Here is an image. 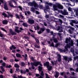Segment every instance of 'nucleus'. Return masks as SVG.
<instances>
[{
    "instance_id": "obj_59",
    "label": "nucleus",
    "mask_w": 78,
    "mask_h": 78,
    "mask_svg": "<svg viewBox=\"0 0 78 78\" xmlns=\"http://www.w3.org/2000/svg\"><path fill=\"white\" fill-rule=\"evenodd\" d=\"M38 34H41V33L42 32L40 30L39 31H38Z\"/></svg>"
},
{
    "instance_id": "obj_63",
    "label": "nucleus",
    "mask_w": 78,
    "mask_h": 78,
    "mask_svg": "<svg viewBox=\"0 0 78 78\" xmlns=\"http://www.w3.org/2000/svg\"><path fill=\"white\" fill-rule=\"evenodd\" d=\"M3 59L4 60V61H6L7 58L5 57H4L3 58Z\"/></svg>"
},
{
    "instance_id": "obj_18",
    "label": "nucleus",
    "mask_w": 78,
    "mask_h": 78,
    "mask_svg": "<svg viewBox=\"0 0 78 78\" xmlns=\"http://www.w3.org/2000/svg\"><path fill=\"white\" fill-rule=\"evenodd\" d=\"M70 42V39H68V38H66L65 41V43L68 44V42Z\"/></svg>"
},
{
    "instance_id": "obj_2",
    "label": "nucleus",
    "mask_w": 78,
    "mask_h": 78,
    "mask_svg": "<svg viewBox=\"0 0 78 78\" xmlns=\"http://www.w3.org/2000/svg\"><path fill=\"white\" fill-rule=\"evenodd\" d=\"M7 13L8 16L5 13H2V15L4 16V17H7V18H9L10 17H13V15L11 14V13L8 12H7Z\"/></svg>"
},
{
    "instance_id": "obj_60",
    "label": "nucleus",
    "mask_w": 78,
    "mask_h": 78,
    "mask_svg": "<svg viewBox=\"0 0 78 78\" xmlns=\"http://www.w3.org/2000/svg\"><path fill=\"white\" fill-rule=\"evenodd\" d=\"M26 73L27 72V73L29 72V69H26Z\"/></svg>"
},
{
    "instance_id": "obj_58",
    "label": "nucleus",
    "mask_w": 78,
    "mask_h": 78,
    "mask_svg": "<svg viewBox=\"0 0 78 78\" xmlns=\"http://www.w3.org/2000/svg\"><path fill=\"white\" fill-rule=\"evenodd\" d=\"M48 5L50 6H51L53 5V4H52L51 3H49Z\"/></svg>"
},
{
    "instance_id": "obj_14",
    "label": "nucleus",
    "mask_w": 78,
    "mask_h": 78,
    "mask_svg": "<svg viewBox=\"0 0 78 78\" xmlns=\"http://www.w3.org/2000/svg\"><path fill=\"white\" fill-rule=\"evenodd\" d=\"M50 65V63L48 62H46L45 63H44V66H46L47 67Z\"/></svg>"
},
{
    "instance_id": "obj_55",
    "label": "nucleus",
    "mask_w": 78,
    "mask_h": 78,
    "mask_svg": "<svg viewBox=\"0 0 78 78\" xmlns=\"http://www.w3.org/2000/svg\"><path fill=\"white\" fill-rule=\"evenodd\" d=\"M6 64L5 62H3L2 64V66H3V67H5V66Z\"/></svg>"
},
{
    "instance_id": "obj_1",
    "label": "nucleus",
    "mask_w": 78,
    "mask_h": 78,
    "mask_svg": "<svg viewBox=\"0 0 78 78\" xmlns=\"http://www.w3.org/2000/svg\"><path fill=\"white\" fill-rule=\"evenodd\" d=\"M28 5L30 6H32L30 8V11H32L33 12H34L35 11V9H37L39 8V5L35 2L33 1L32 2H29L28 3Z\"/></svg>"
},
{
    "instance_id": "obj_46",
    "label": "nucleus",
    "mask_w": 78,
    "mask_h": 78,
    "mask_svg": "<svg viewBox=\"0 0 78 78\" xmlns=\"http://www.w3.org/2000/svg\"><path fill=\"white\" fill-rule=\"evenodd\" d=\"M64 59L65 61H67V60L68 59V58L67 56H65L64 57Z\"/></svg>"
},
{
    "instance_id": "obj_24",
    "label": "nucleus",
    "mask_w": 78,
    "mask_h": 78,
    "mask_svg": "<svg viewBox=\"0 0 78 78\" xmlns=\"http://www.w3.org/2000/svg\"><path fill=\"white\" fill-rule=\"evenodd\" d=\"M16 56L17 58H20L21 57V55L20 53H17L16 54Z\"/></svg>"
},
{
    "instance_id": "obj_52",
    "label": "nucleus",
    "mask_w": 78,
    "mask_h": 78,
    "mask_svg": "<svg viewBox=\"0 0 78 78\" xmlns=\"http://www.w3.org/2000/svg\"><path fill=\"white\" fill-rule=\"evenodd\" d=\"M46 31H47V33H49L50 32V30L48 29H46Z\"/></svg>"
},
{
    "instance_id": "obj_19",
    "label": "nucleus",
    "mask_w": 78,
    "mask_h": 78,
    "mask_svg": "<svg viewBox=\"0 0 78 78\" xmlns=\"http://www.w3.org/2000/svg\"><path fill=\"white\" fill-rule=\"evenodd\" d=\"M70 47V45L69 44H67L66 45V46H65V49L66 50V51H68V48Z\"/></svg>"
},
{
    "instance_id": "obj_32",
    "label": "nucleus",
    "mask_w": 78,
    "mask_h": 78,
    "mask_svg": "<svg viewBox=\"0 0 78 78\" xmlns=\"http://www.w3.org/2000/svg\"><path fill=\"white\" fill-rule=\"evenodd\" d=\"M57 22H60L61 24L62 23V21L61 19H58Z\"/></svg>"
},
{
    "instance_id": "obj_29",
    "label": "nucleus",
    "mask_w": 78,
    "mask_h": 78,
    "mask_svg": "<svg viewBox=\"0 0 78 78\" xmlns=\"http://www.w3.org/2000/svg\"><path fill=\"white\" fill-rule=\"evenodd\" d=\"M25 63H24V62H21V66L22 67H23V66H25Z\"/></svg>"
},
{
    "instance_id": "obj_57",
    "label": "nucleus",
    "mask_w": 78,
    "mask_h": 78,
    "mask_svg": "<svg viewBox=\"0 0 78 78\" xmlns=\"http://www.w3.org/2000/svg\"><path fill=\"white\" fill-rule=\"evenodd\" d=\"M1 3H3V0H0V5L2 4Z\"/></svg>"
},
{
    "instance_id": "obj_44",
    "label": "nucleus",
    "mask_w": 78,
    "mask_h": 78,
    "mask_svg": "<svg viewBox=\"0 0 78 78\" xmlns=\"http://www.w3.org/2000/svg\"><path fill=\"white\" fill-rule=\"evenodd\" d=\"M11 2H13L15 3L16 5H17V2H16V0H11Z\"/></svg>"
},
{
    "instance_id": "obj_11",
    "label": "nucleus",
    "mask_w": 78,
    "mask_h": 78,
    "mask_svg": "<svg viewBox=\"0 0 78 78\" xmlns=\"http://www.w3.org/2000/svg\"><path fill=\"white\" fill-rule=\"evenodd\" d=\"M57 6L58 7V9H63V6L61 5L60 4H58L57 5Z\"/></svg>"
},
{
    "instance_id": "obj_10",
    "label": "nucleus",
    "mask_w": 78,
    "mask_h": 78,
    "mask_svg": "<svg viewBox=\"0 0 78 78\" xmlns=\"http://www.w3.org/2000/svg\"><path fill=\"white\" fill-rule=\"evenodd\" d=\"M4 8L5 10H8V5H7V4H6V2L4 3Z\"/></svg>"
},
{
    "instance_id": "obj_56",
    "label": "nucleus",
    "mask_w": 78,
    "mask_h": 78,
    "mask_svg": "<svg viewBox=\"0 0 78 78\" xmlns=\"http://www.w3.org/2000/svg\"><path fill=\"white\" fill-rule=\"evenodd\" d=\"M10 62H11L12 63V62H14V59H11L10 60Z\"/></svg>"
},
{
    "instance_id": "obj_22",
    "label": "nucleus",
    "mask_w": 78,
    "mask_h": 78,
    "mask_svg": "<svg viewBox=\"0 0 78 78\" xmlns=\"http://www.w3.org/2000/svg\"><path fill=\"white\" fill-rule=\"evenodd\" d=\"M53 7L54 10H55V11H58V8H57V5H54Z\"/></svg>"
},
{
    "instance_id": "obj_41",
    "label": "nucleus",
    "mask_w": 78,
    "mask_h": 78,
    "mask_svg": "<svg viewBox=\"0 0 78 78\" xmlns=\"http://www.w3.org/2000/svg\"><path fill=\"white\" fill-rule=\"evenodd\" d=\"M25 55V57L24 58V59H25V60H27V54H24Z\"/></svg>"
},
{
    "instance_id": "obj_38",
    "label": "nucleus",
    "mask_w": 78,
    "mask_h": 78,
    "mask_svg": "<svg viewBox=\"0 0 78 78\" xmlns=\"http://www.w3.org/2000/svg\"><path fill=\"white\" fill-rule=\"evenodd\" d=\"M1 29L2 30V31H5V32H6V33H7V31H6V30L5 29L3 28L2 27L1 28Z\"/></svg>"
},
{
    "instance_id": "obj_15",
    "label": "nucleus",
    "mask_w": 78,
    "mask_h": 78,
    "mask_svg": "<svg viewBox=\"0 0 78 78\" xmlns=\"http://www.w3.org/2000/svg\"><path fill=\"white\" fill-rule=\"evenodd\" d=\"M59 73L57 71H56L55 72V76L56 78H58V76H59Z\"/></svg>"
},
{
    "instance_id": "obj_39",
    "label": "nucleus",
    "mask_w": 78,
    "mask_h": 78,
    "mask_svg": "<svg viewBox=\"0 0 78 78\" xmlns=\"http://www.w3.org/2000/svg\"><path fill=\"white\" fill-rule=\"evenodd\" d=\"M69 44L70 45H71L72 46H73V41H71L70 44V43H69Z\"/></svg>"
},
{
    "instance_id": "obj_53",
    "label": "nucleus",
    "mask_w": 78,
    "mask_h": 78,
    "mask_svg": "<svg viewBox=\"0 0 78 78\" xmlns=\"http://www.w3.org/2000/svg\"><path fill=\"white\" fill-rule=\"evenodd\" d=\"M12 47L13 49H16V47L14 46V45H12Z\"/></svg>"
},
{
    "instance_id": "obj_35",
    "label": "nucleus",
    "mask_w": 78,
    "mask_h": 78,
    "mask_svg": "<svg viewBox=\"0 0 78 78\" xmlns=\"http://www.w3.org/2000/svg\"><path fill=\"white\" fill-rule=\"evenodd\" d=\"M34 46L35 48H40V46H38L37 45L35 44Z\"/></svg>"
},
{
    "instance_id": "obj_30",
    "label": "nucleus",
    "mask_w": 78,
    "mask_h": 78,
    "mask_svg": "<svg viewBox=\"0 0 78 78\" xmlns=\"http://www.w3.org/2000/svg\"><path fill=\"white\" fill-rule=\"evenodd\" d=\"M72 21L73 23H75V24H78V21L76 22L75 20H72Z\"/></svg>"
},
{
    "instance_id": "obj_28",
    "label": "nucleus",
    "mask_w": 78,
    "mask_h": 78,
    "mask_svg": "<svg viewBox=\"0 0 78 78\" xmlns=\"http://www.w3.org/2000/svg\"><path fill=\"white\" fill-rule=\"evenodd\" d=\"M20 72L21 73H23V74H25V73H26V72H25V71H23L22 70H20Z\"/></svg>"
},
{
    "instance_id": "obj_31",
    "label": "nucleus",
    "mask_w": 78,
    "mask_h": 78,
    "mask_svg": "<svg viewBox=\"0 0 78 78\" xmlns=\"http://www.w3.org/2000/svg\"><path fill=\"white\" fill-rule=\"evenodd\" d=\"M23 26L25 27H28V24L25 23H23Z\"/></svg>"
},
{
    "instance_id": "obj_40",
    "label": "nucleus",
    "mask_w": 78,
    "mask_h": 78,
    "mask_svg": "<svg viewBox=\"0 0 78 78\" xmlns=\"http://www.w3.org/2000/svg\"><path fill=\"white\" fill-rule=\"evenodd\" d=\"M40 30H41V32H44L45 31V28H41Z\"/></svg>"
},
{
    "instance_id": "obj_34",
    "label": "nucleus",
    "mask_w": 78,
    "mask_h": 78,
    "mask_svg": "<svg viewBox=\"0 0 78 78\" xmlns=\"http://www.w3.org/2000/svg\"><path fill=\"white\" fill-rule=\"evenodd\" d=\"M39 8H40V9H43L44 8V7L42 5H39Z\"/></svg>"
},
{
    "instance_id": "obj_25",
    "label": "nucleus",
    "mask_w": 78,
    "mask_h": 78,
    "mask_svg": "<svg viewBox=\"0 0 78 78\" xmlns=\"http://www.w3.org/2000/svg\"><path fill=\"white\" fill-rule=\"evenodd\" d=\"M14 67L15 68H19L20 66L18 64L16 63L14 64Z\"/></svg>"
},
{
    "instance_id": "obj_20",
    "label": "nucleus",
    "mask_w": 78,
    "mask_h": 78,
    "mask_svg": "<svg viewBox=\"0 0 78 78\" xmlns=\"http://www.w3.org/2000/svg\"><path fill=\"white\" fill-rule=\"evenodd\" d=\"M47 69H48V70H49V71H50V70H51L52 66H50V65H49L47 67Z\"/></svg>"
},
{
    "instance_id": "obj_27",
    "label": "nucleus",
    "mask_w": 78,
    "mask_h": 78,
    "mask_svg": "<svg viewBox=\"0 0 78 78\" xmlns=\"http://www.w3.org/2000/svg\"><path fill=\"white\" fill-rule=\"evenodd\" d=\"M0 68L2 72H4L5 71V69L3 68V66H0Z\"/></svg>"
},
{
    "instance_id": "obj_12",
    "label": "nucleus",
    "mask_w": 78,
    "mask_h": 78,
    "mask_svg": "<svg viewBox=\"0 0 78 78\" xmlns=\"http://www.w3.org/2000/svg\"><path fill=\"white\" fill-rule=\"evenodd\" d=\"M58 62H60L61 61V55L60 54H58Z\"/></svg>"
},
{
    "instance_id": "obj_47",
    "label": "nucleus",
    "mask_w": 78,
    "mask_h": 78,
    "mask_svg": "<svg viewBox=\"0 0 78 78\" xmlns=\"http://www.w3.org/2000/svg\"><path fill=\"white\" fill-rule=\"evenodd\" d=\"M15 70H16V71H17L18 72H20V69H19V68H16L15 69Z\"/></svg>"
},
{
    "instance_id": "obj_45",
    "label": "nucleus",
    "mask_w": 78,
    "mask_h": 78,
    "mask_svg": "<svg viewBox=\"0 0 78 78\" xmlns=\"http://www.w3.org/2000/svg\"><path fill=\"white\" fill-rule=\"evenodd\" d=\"M46 78H50L47 73L45 74Z\"/></svg>"
},
{
    "instance_id": "obj_16",
    "label": "nucleus",
    "mask_w": 78,
    "mask_h": 78,
    "mask_svg": "<svg viewBox=\"0 0 78 78\" xmlns=\"http://www.w3.org/2000/svg\"><path fill=\"white\" fill-rule=\"evenodd\" d=\"M8 22V21L6 20H4L2 21V23L4 24V25H7Z\"/></svg>"
},
{
    "instance_id": "obj_9",
    "label": "nucleus",
    "mask_w": 78,
    "mask_h": 78,
    "mask_svg": "<svg viewBox=\"0 0 78 78\" xmlns=\"http://www.w3.org/2000/svg\"><path fill=\"white\" fill-rule=\"evenodd\" d=\"M18 28H19V27L17 26L15 27V32H16V33H19L20 32H21V31L19 30H18Z\"/></svg>"
},
{
    "instance_id": "obj_43",
    "label": "nucleus",
    "mask_w": 78,
    "mask_h": 78,
    "mask_svg": "<svg viewBox=\"0 0 78 78\" xmlns=\"http://www.w3.org/2000/svg\"><path fill=\"white\" fill-rule=\"evenodd\" d=\"M15 16L16 17V18H17L19 19H20V17H19V15H18V14H16Z\"/></svg>"
},
{
    "instance_id": "obj_42",
    "label": "nucleus",
    "mask_w": 78,
    "mask_h": 78,
    "mask_svg": "<svg viewBox=\"0 0 78 78\" xmlns=\"http://www.w3.org/2000/svg\"><path fill=\"white\" fill-rule=\"evenodd\" d=\"M72 60V58H71V57H69L68 58L67 61H71Z\"/></svg>"
},
{
    "instance_id": "obj_4",
    "label": "nucleus",
    "mask_w": 78,
    "mask_h": 78,
    "mask_svg": "<svg viewBox=\"0 0 78 78\" xmlns=\"http://www.w3.org/2000/svg\"><path fill=\"white\" fill-rule=\"evenodd\" d=\"M60 12L62 13L63 15L64 16H66V15H68V13L67 12V11L66 9H64L63 11L62 10L60 11Z\"/></svg>"
},
{
    "instance_id": "obj_23",
    "label": "nucleus",
    "mask_w": 78,
    "mask_h": 78,
    "mask_svg": "<svg viewBox=\"0 0 78 78\" xmlns=\"http://www.w3.org/2000/svg\"><path fill=\"white\" fill-rule=\"evenodd\" d=\"M38 68L39 71L41 72V71H42V70L43 68L42 67V66H38Z\"/></svg>"
},
{
    "instance_id": "obj_48",
    "label": "nucleus",
    "mask_w": 78,
    "mask_h": 78,
    "mask_svg": "<svg viewBox=\"0 0 78 78\" xmlns=\"http://www.w3.org/2000/svg\"><path fill=\"white\" fill-rule=\"evenodd\" d=\"M27 13L28 15H30V14H31V12L30 11H27Z\"/></svg>"
},
{
    "instance_id": "obj_5",
    "label": "nucleus",
    "mask_w": 78,
    "mask_h": 78,
    "mask_svg": "<svg viewBox=\"0 0 78 78\" xmlns=\"http://www.w3.org/2000/svg\"><path fill=\"white\" fill-rule=\"evenodd\" d=\"M9 31L10 33L12 35H16V34H17V33H16V32H13L12 29L11 28L9 29Z\"/></svg>"
},
{
    "instance_id": "obj_6",
    "label": "nucleus",
    "mask_w": 78,
    "mask_h": 78,
    "mask_svg": "<svg viewBox=\"0 0 78 78\" xmlns=\"http://www.w3.org/2000/svg\"><path fill=\"white\" fill-rule=\"evenodd\" d=\"M68 28L70 29L69 30H68L70 34H72V30H72V31H73L74 30V28L70 26L68 27Z\"/></svg>"
},
{
    "instance_id": "obj_37",
    "label": "nucleus",
    "mask_w": 78,
    "mask_h": 78,
    "mask_svg": "<svg viewBox=\"0 0 78 78\" xmlns=\"http://www.w3.org/2000/svg\"><path fill=\"white\" fill-rule=\"evenodd\" d=\"M78 59V56H75L74 57V59L76 61V59Z\"/></svg>"
},
{
    "instance_id": "obj_61",
    "label": "nucleus",
    "mask_w": 78,
    "mask_h": 78,
    "mask_svg": "<svg viewBox=\"0 0 78 78\" xmlns=\"http://www.w3.org/2000/svg\"><path fill=\"white\" fill-rule=\"evenodd\" d=\"M45 17L46 18H48V17H49V15L46 14L45 15Z\"/></svg>"
},
{
    "instance_id": "obj_50",
    "label": "nucleus",
    "mask_w": 78,
    "mask_h": 78,
    "mask_svg": "<svg viewBox=\"0 0 78 78\" xmlns=\"http://www.w3.org/2000/svg\"><path fill=\"white\" fill-rule=\"evenodd\" d=\"M35 41L36 42H37V43H39V40L37 39V38H35Z\"/></svg>"
},
{
    "instance_id": "obj_3",
    "label": "nucleus",
    "mask_w": 78,
    "mask_h": 78,
    "mask_svg": "<svg viewBox=\"0 0 78 78\" xmlns=\"http://www.w3.org/2000/svg\"><path fill=\"white\" fill-rule=\"evenodd\" d=\"M9 6L12 8H16V7H17V8H19L21 11H22V7H21L20 6H14V5H13V4L12 3H11V2L9 3Z\"/></svg>"
},
{
    "instance_id": "obj_17",
    "label": "nucleus",
    "mask_w": 78,
    "mask_h": 78,
    "mask_svg": "<svg viewBox=\"0 0 78 78\" xmlns=\"http://www.w3.org/2000/svg\"><path fill=\"white\" fill-rule=\"evenodd\" d=\"M40 65L41 67H42V65L41 63V62L39 61H37V66Z\"/></svg>"
},
{
    "instance_id": "obj_62",
    "label": "nucleus",
    "mask_w": 78,
    "mask_h": 78,
    "mask_svg": "<svg viewBox=\"0 0 78 78\" xmlns=\"http://www.w3.org/2000/svg\"><path fill=\"white\" fill-rule=\"evenodd\" d=\"M45 8L47 9H49V6L48 5L46 6Z\"/></svg>"
},
{
    "instance_id": "obj_54",
    "label": "nucleus",
    "mask_w": 78,
    "mask_h": 78,
    "mask_svg": "<svg viewBox=\"0 0 78 78\" xmlns=\"http://www.w3.org/2000/svg\"><path fill=\"white\" fill-rule=\"evenodd\" d=\"M12 70H13V69H10V73H12Z\"/></svg>"
},
{
    "instance_id": "obj_33",
    "label": "nucleus",
    "mask_w": 78,
    "mask_h": 78,
    "mask_svg": "<svg viewBox=\"0 0 78 78\" xmlns=\"http://www.w3.org/2000/svg\"><path fill=\"white\" fill-rule=\"evenodd\" d=\"M60 44L59 43H56V44L55 45V46H54V47H55L56 48H57L58 47L59 45Z\"/></svg>"
},
{
    "instance_id": "obj_21",
    "label": "nucleus",
    "mask_w": 78,
    "mask_h": 78,
    "mask_svg": "<svg viewBox=\"0 0 78 78\" xmlns=\"http://www.w3.org/2000/svg\"><path fill=\"white\" fill-rule=\"evenodd\" d=\"M52 40L54 42H55V43H58V40H57V38H54Z\"/></svg>"
},
{
    "instance_id": "obj_49",
    "label": "nucleus",
    "mask_w": 78,
    "mask_h": 78,
    "mask_svg": "<svg viewBox=\"0 0 78 78\" xmlns=\"http://www.w3.org/2000/svg\"><path fill=\"white\" fill-rule=\"evenodd\" d=\"M18 78H25V77H23L22 76H18Z\"/></svg>"
},
{
    "instance_id": "obj_8",
    "label": "nucleus",
    "mask_w": 78,
    "mask_h": 78,
    "mask_svg": "<svg viewBox=\"0 0 78 78\" xmlns=\"http://www.w3.org/2000/svg\"><path fill=\"white\" fill-rule=\"evenodd\" d=\"M28 22L30 24H33V23H34V20L33 19H29Z\"/></svg>"
},
{
    "instance_id": "obj_51",
    "label": "nucleus",
    "mask_w": 78,
    "mask_h": 78,
    "mask_svg": "<svg viewBox=\"0 0 78 78\" xmlns=\"http://www.w3.org/2000/svg\"><path fill=\"white\" fill-rule=\"evenodd\" d=\"M70 71H75V69L72 68H70Z\"/></svg>"
},
{
    "instance_id": "obj_64",
    "label": "nucleus",
    "mask_w": 78,
    "mask_h": 78,
    "mask_svg": "<svg viewBox=\"0 0 78 78\" xmlns=\"http://www.w3.org/2000/svg\"><path fill=\"white\" fill-rule=\"evenodd\" d=\"M37 28V30H38L39 29V26H37L36 27Z\"/></svg>"
},
{
    "instance_id": "obj_26",
    "label": "nucleus",
    "mask_w": 78,
    "mask_h": 78,
    "mask_svg": "<svg viewBox=\"0 0 78 78\" xmlns=\"http://www.w3.org/2000/svg\"><path fill=\"white\" fill-rule=\"evenodd\" d=\"M50 47H55V45H54V43L53 42H52L51 43L49 44Z\"/></svg>"
},
{
    "instance_id": "obj_36",
    "label": "nucleus",
    "mask_w": 78,
    "mask_h": 78,
    "mask_svg": "<svg viewBox=\"0 0 78 78\" xmlns=\"http://www.w3.org/2000/svg\"><path fill=\"white\" fill-rule=\"evenodd\" d=\"M40 75L41 76H44V72H43V71H41V73H40Z\"/></svg>"
},
{
    "instance_id": "obj_7",
    "label": "nucleus",
    "mask_w": 78,
    "mask_h": 78,
    "mask_svg": "<svg viewBox=\"0 0 78 78\" xmlns=\"http://www.w3.org/2000/svg\"><path fill=\"white\" fill-rule=\"evenodd\" d=\"M63 29V28L62 27H60L59 26H58V27L57 28V31H59L60 30V32H63V30H62V29Z\"/></svg>"
},
{
    "instance_id": "obj_13",
    "label": "nucleus",
    "mask_w": 78,
    "mask_h": 78,
    "mask_svg": "<svg viewBox=\"0 0 78 78\" xmlns=\"http://www.w3.org/2000/svg\"><path fill=\"white\" fill-rule=\"evenodd\" d=\"M31 65L32 66H35L36 67L37 66V62H34L33 63L31 62L30 63Z\"/></svg>"
}]
</instances>
